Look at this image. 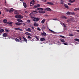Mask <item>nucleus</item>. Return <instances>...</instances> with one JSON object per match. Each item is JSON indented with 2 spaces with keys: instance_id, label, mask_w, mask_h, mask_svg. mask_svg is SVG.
Here are the masks:
<instances>
[{
  "instance_id": "nucleus-23",
  "label": "nucleus",
  "mask_w": 79,
  "mask_h": 79,
  "mask_svg": "<svg viewBox=\"0 0 79 79\" xmlns=\"http://www.w3.org/2000/svg\"><path fill=\"white\" fill-rule=\"evenodd\" d=\"M39 25V24H38V23H37L36 22H35L34 23V26H38Z\"/></svg>"
},
{
  "instance_id": "nucleus-45",
  "label": "nucleus",
  "mask_w": 79,
  "mask_h": 79,
  "mask_svg": "<svg viewBox=\"0 0 79 79\" xmlns=\"http://www.w3.org/2000/svg\"><path fill=\"white\" fill-rule=\"evenodd\" d=\"M42 2H47V0H42Z\"/></svg>"
},
{
  "instance_id": "nucleus-3",
  "label": "nucleus",
  "mask_w": 79,
  "mask_h": 79,
  "mask_svg": "<svg viewBox=\"0 0 79 79\" xmlns=\"http://www.w3.org/2000/svg\"><path fill=\"white\" fill-rule=\"evenodd\" d=\"M35 15H34V14L33 13H31L30 14V18H31V19H33L34 18V16Z\"/></svg>"
},
{
  "instance_id": "nucleus-50",
  "label": "nucleus",
  "mask_w": 79,
  "mask_h": 79,
  "mask_svg": "<svg viewBox=\"0 0 79 79\" xmlns=\"http://www.w3.org/2000/svg\"><path fill=\"white\" fill-rule=\"evenodd\" d=\"M6 10L7 12H8V11H9V10H8V9H6Z\"/></svg>"
},
{
  "instance_id": "nucleus-11",
  "label": "nucleus",
  "mask_w": 79,
  "mask_h": 79,
  "mask_svg": "<svg viewBox=\"0 0 79 79\" xmlns=\"http://www.w3.org/2000/svg\"><path fill=\"white\" fill-rule=\"evenodd\" d=\"M73 21V19H68L67 21L68 23H70V22H71V21Z\"/></svg>"
},
{
  "instance_id": "nucleus-47",
  "label": "nucleus",
  "mask_w": 79,
  "mask_h": 79,
  "mask_svg": "<svg viewBox=\"0 0 79 79\" xmlns=\"http://www.w3.org/2000/svg\"><path fill=\"white\" fill-rule=\"evenodd\" d=\"M63 25H64V27H66V25H65V24L64 23H63Z\"/></svg>"
},
{
  "instance_id": "nucleus-54",
  "label": "nucleus",
  "mask_w": 79,
  "mask_h": 79,
  "mask_svg": "<svg viewBox=\"0 0 79 79\" xmlns=\"http://www.w3.org/2000/svg\"><path fill=\"white\" fill-rule=\"evenodd\" d=\"M63 3H64L63 2H60V4H61L62 5H63Z\"/></svg>"
},
{
  "instance_id": "nucleus-7",
  "label": "nucleus",
  "mask_w": 79,
  "mask_h": 79,
  "mask_svg": "<svg viewBox=\"0 0 79 79\" xmlns=\"http://www.w3.org/2000/svg\"><path fill=\"white\" fill-rule=\"evenodd\" d=\"M15 24L17 26H21L23 24V23H21L19 22H16L15 23Z\"/></svg>"
},
{
  "instance_id": "nucleus-20",
  "label": "nucleus",
  "mask_w": 79,
  "mask_h": 79,
  "mask_svg": "<svg viewBox=\"0 0 79 79\" xmlns=\"http://www.w3.org/2000/svg\"><path fill=\"white\" fill-rule=\"evenodd\" d=\"M75 0H69V2L70 3H74L75 2Z\"/></svg>"
},
{
  "instance_id": "nucleus-29",
  "label": "nucleus",
  "mask_w": 79,
  "mask_h": 79,
  "mask_svg": "<svg viewBox=\"0 0 79 79\" xmlns=\"http://www.w3.org/2000/svg\"><path fill=\"white\" fill-rule=\"evenodd\" d=\"M7 24H13V22H7Z\"/></svg>"
},
{
  "instance_id": "nucleus-53",
  "label": "nucleus",
  "mask_w": 79,
  "mask_h": 79,
  "mask_svg": "<svg viewBox=\"0 0 79 79\" xmlns=\"http://www.w3.org/2000/svg\"><path fill=\"white\" fill-rule=\"evenodd\" d=\"M68 5H71V3H68Z\"/></svg>"
},
{
  "instance_id": "nucleus-32",
  "label": "nucleus",
  "mask_w": 79,
  "mask_h": 79,
  "mask_svg": "<svg viewBox=\"0 0 79 79\" xmlns=\"http://www.w3.org/2000/svg\"><path fill=\"white\" fill-rule=\"evenodd\" d=\"M37 10H44V9L42 8H37Z\"/></svg>"
},
{
  "instance_id": "nucleus-12",
  "label": "nucleus",
  "mask_w": 79,
  "mask_h": 79,
  "mask_svg": "<svg viewBox=\"0 0 79 79\" xmlns=\"http://www.w3.org/2000/svg\"><path fill=\"white\" fill-rule=\"evenodd\" d=\"M2 36L4 37H6V36H7V34L6 33H4L2 34Z\"/></svg>"
},
{
  "instance_id": "nucleus-27",
  "label": "nucleus",
  "mask_w": 79,
  "mask_h": 79,
  "mask_svg": "<svg viewBox=\"0 0 79 79\" xmlns=\"http://www.w3.org/2000/svg\"><path fill=\"white\" fill-rule=\"evenodd\" d=\"M38 13V12L37 11H35V10H33L32 11V13H33V14H36L37 13Z\"/></svg>"
},
{
  "instance_id": "nucleus-28",
  "label": "nucleus",
  "mask_w": 79,
  "mask_h": 79,
  "mask_svg": "<svg viewBox=\"0 0 79 79\" xmlns=\"http://www.w3.org/2000/svg\"><path fill=\"white\" fill-rule=\"evenodd\" d=\"M66 15H71V12L68 11L67 13H66Z\"/></svg>"
},
{
  "instance_id": "nucleus-10",
  "label": "nucleus",
  "mask_w": 79,
  "mask_h": 79,
  "mask_svg": "<svg viewBox=\"0 0 79 79\" xmlns=\"http://www.w3.org/2000/svg\"><path fill=\"white\" fill-rule=\"evenodd\" d=\"M26 31H27L28 32H32L31 31V28H28L27 29H26Z\"/></svg>"
},
{
  "instance_id": "nucleus-62",
  "label": "nucleus",
  "mask_w": 79,
  "mask_h": 79,
  "mask_svg": "<svg viewBox=\"0 0 79 79\" xmlns=\"http://www.w3.org/2000/svg\"><path fill=\"white\" fill-rule=\"evenodd\" d=\"M1 14V12L0 11V15Z\"/></svg>"
},
{
  "instance_id": "nucleus-13",
  "label": "nucleus",
  "mask_w": 79,
  "mask_h": 79,
  "mask_svg": "<svg viewBox=\"0 0 79 79\" xmlns=\"http://www.w3.org/2000/svg\"><path fill=\"white\" fill-rule=\"evenodd\" d=\"M46 4H47V5H54L53 3L50 2H47Z\"/></svg>"
},
{
  "instance_id": "nucleus-48",
  "label": "nucleus",
  "mask_w": 79,
  "mask_h": 79,
  "mask_svg": "<svg viewBox=\"0 0 79 79\" xmlns=\"http://www.w3.org/2000/svg\"><path fill=\"white\" fill-rule=\"evenodd\" d=\"M27 23H30V22H31V21H30V20H28L27 21Z\"/></svg>"
},
{
  "instance_id": "nucleus-37",
  "label": "nucleus",
  "mask_w": 79,
  "mask_h": 79,
  "mask_svg": "<svg viewBox=\"0 0 79 79\" xmlns=\"http://www.w3.org/2000/svg\"><path fill=\"white\" fill-rule=\"evenodd\" d=\"M60 37L63 38V39H66V37H65L64 36L60 35Z\"/></svg>"
},
{
  "instance_id": "nucleus-4",
  "label": "nucleus",
  "mask_w": 79,
  "mask_h": 79,
  "mask_svg": "<svg viewBox=\"0 0 79 79\" xmlns=\"http://www.w3.org/2000/svg\"><path fill=\"white\" fill-rule=\"evenodd\" d=\"M34 3H35L34 0L31 1L30 3V6H32V5H34Z\"/></svg>"
},
{
  "instance_id": "nucleus-26",
  "label": "nucleus",
  "mask_w": 79,
  "mask_h": 79,
  "mask_svg": "<svg viewBox=\"0 0 79 79\" xmlns=\"http://www.w3.org/2000/svg\"><path fill=\"white\" fill-rule=\"evenodd\" d=\"M40 6V4H37V5L36 6H35L34 7L35 8H38V7H39V6Z\"/></svg>"
},
{
  "instance_id": "nucleus-36",
  "label": "nucleus",
  "mask_w": 79,
  "mask_h": 79,
  "mask_svg": "<svg viewBox=\"0 0 79 79\" xmlns=\"http://www.w3.org/2000/svg\"><path fill=\"white\" fill-rule=\"evenodd\" d=\"M60 40L62 42H63V43L64 42V39H61Z\"/></svg>"
},
{
  "instance_id": "nucleus-6",
  "label": "nucleus",
  "mask_w": 79,
  "mask_h": 79,
  "mask_svg": "<svg viewBox=\"0 0 79 79\" xmlns=\"http://www.w3.org/2000/svg\"><path fill=\"white\" fill-rule=\"evenodd\" d=\"M41 35L42 36H43V37H45V36L47 35V34H46L45 32L43 31V33H41Z\"/></svg>"
},
{
  "instance_id": "nucleus-35",
  "label": "nucleus",
  "mask_w": 79,
  "mask_h": 79,
  "mask_svg": "<svg viewBox=\"0 0 79 79\" xmlns=\"http://www.w3.org/2000/svg\"><path fill=\"white\" fill-rule=\"evenodd\" d=\"M16 42H19V39H18L17 38H15V39Z\"/></svg>"
},
{
  "instance_id": "nucleus-1",
  "label": "nucleus",
  "mask_w": 79,
  "mask_h": 79,
  "mask_svg": "<svg viewBox=\"0 0 79 79\" xmlns=\"http://www.w3.org/2000/svg\"><path fill=\"white\" fill-rule=\"evenodd\" d=\"M39 18L38 17H35L32 19L33 21H34V22H37L38 21H39Z\"/></svg>"
},
{
  "instance_id": "nucleus-9",
  "label": "nucleus",
  "mask_w": 79,
  "mask_h": 79,
  "mask_svg": "<svg viewBox=\"0 0 79 79\" xmlns=\"http://www.w3.org/2000/svg\"><path fill=\"white\" fill-rule=\"evenodd\" d=\"M41 29L42 31H44V30L45 29V26H44V25L42 26L41 28Z\"/></svg>"
},
{
  "instance_id": "nucleus-5",
  "label": "nucleus",
  "mask_w": 79,
  "mask_h": 79,
  "mask_svg": "<svg viewBox=\"0 0 79 79\" xmlns=\"http://www.w3.org/2000/svg\"><path fill=\"white\" fill-rule=\"evenodd\" d=\"M45 10L48 11H52V9L49 7L45 8Z\"/></svg>"
},
{
  "instance_id": "nucleus-8",
  "label": "nucleus",
  "mask_w": 79,
  "mask_h": 79,
  "mask_svg": "<svg viewBox=\"0 0 79 79\" xmlns=\"http://www.w3.org/2000/svg\"><path fill=\"white\" fill-rule=\"evenodd\" d=\"M14 29L15 30H18V31H22V32H23V30L19 28H14Z\"/></svg>"
},
{
  "instance_id": "nucleus-31",
  "label": "nucleus",
  "mask_w": 79,
  "mask_h": 79,
  "mask_svg": "<svg viewBox=\"0 0 79 79\" xmlns=\"http://www.w3.org/2000/svg\"><path fill=\"white\" fill-rule=\"evenodd\" d=\"M74 11H77V10H79V7L76 8L74 9Z\"/></svg>"
},
{
  "instance_id": "nucleus-41",
  "label": "nucleus",
  "mask_w": 79,
  "mask_h": 79,
  "mask_svg": "<svg viewBox=\"0 0 79 79\" xmlns=\"http://www.w3.org/2000/svg\"><path fill=\"white\" fill-rule=\"evenodd\" d=\"M71 14L72 15H76V13H75L74 12H73Z\"/></svg>"
},
{
  "instance_id": "nucleus-49",
  "label": "nucleus",
  "mask_w": 79,
  "mask_h": 79,
  "mask_svg": "<svg viewBox=\"0 0 79 79\" xmlns=\"http://www.w3.org/2000/svg\"><path fill=\"white\" fill-rule=\"evenodd\" d=\"M31 29H32L34 30V27L31 26Z\"/></svg>"
},
{
  "instance_id": "nucleus-2",
  "label": "nucleus",
  "mask_w": 79,
  "mask_h": 79,
  "mask_svg": "<svg viewBox=\"0 0 79 79\" xmlns=\"http://www.w3.org/2000/svg\"><path fill=\"white\" fill-rule=\"evenodd\" d=\"M15 17L17 19H23V17L20 15H16L15 16Z\"/></svg>"
},
{
  "instance_id": "nucleus-58",
  "label": "nucleus",
  "mask_w": 79,
  "mask_h": 79,
  "mask_svg": "<svg viewBox=\"0 0 79 79\" xmlns=\"http://www.w3.org/2000/svg\"><path fill=\"white\" fill-rule=\"evenodd\" d=\"M20 1H21V2H23L24 1L23 0H20Z\"/></svg>"
},
{
  "instance_id": "nucleus-14",
  "label": "nucleus",
  "mask_w": 79,
  "mask_h": 79,
  "mask_svg": "<svg viewBox=\"0 0 79 79\" xmlns=\"http://www.w3.org/2000/svg\"><path fill=\"white\" fill-rule=\"evenodd\" d=\"M14 10H14V9L11 8L9 10V13H11V12H13V11H14Z\"/></svg>"
},
{
  "instance_id": "nucleus-52",
  "label": "nucleus",
  "mask_w": 79,
  "mask_h": 79,
  "mask_svg": "<svg viewBox=\"0 0 79 79\" xmlns=\"http://www.w3.org/2000/svg\"><path fill=\"white\" fill-rule=\"evenodd\" d=\"M69 35V36H73V35L71 34H70Z\"/></svg>"
},
{
  "instance_id": "nucleus-44",
  "label": "nucleus",
  "mask_w": 79,
  "mask_h": 79,
  "mask_svg": "<svg viewBox=\"0 0 79 79\" xmlns=\"http://www.w3.org/2000/svg\"><path fill=\"white\" fill-rule=\"evenodd\" d=\"M5 31H6V32H9V30H7L6 29L5 30Z\"/></svg>"
},
{
  "instance_id": "nucleus-21",
  "label": "nucleus",
  "mask_w": 79,
  "mask_h": 79,
  "mask_svg": "<svg viewBox=\"0 0 79 79\" xmlns=\"http://www.w3.org/2000/svg\"><path fill=\"white\" fill-rule=\"evenodd\" d=\"M17 21H18V22H20V23H23V20L20 19H17Z\"/></svg>"
},
{
  "instance_id": "nucleus-24",
  "label": "nucleus",
  "mask_w": 79,
  "mask_h": 79,
  "mask_svg": "<svg viewBox=\"0 0 79 79\" xmlns=\"http://www.w3.org/2000/svg\"><path fill=\"white\" fill-rule=\"evenodd\" d=\"M19 40H21V43H23V42L24 41V40H22V38H21V37H19Z\"/></svg>"
},
{
  "instance_id": "nucleus-57",
  "label": "nucleus",
  "mask_w": 79,
  "mask_h": 79,
  "mask_svg": "<svg viewBox=\"0 0 79 79\" xmlns=\"http://www.w3.org/2000/svg\"><path fill=\"white\" fill-rule=\"evenodd\" d=\"M77 32H79V30H77Z\"/></svg>"
},
{
  "instance_id": "nucleus-16",
  "label": "nucleus",
  "mask_w": 79,
  "mask_h": 79,
  "mask_svg": "<svg viewBox=\"0 0 79 79\" xmlns=\"http://www.w3.org/2000/svg\"><path fill=\"white\" fill-rule=\"evenodd\" d=\"M4 32V29H1L0 30V34H2V32Z\"/></svg>"
},
{
  "instance_id": "nucleus-46",
  "label": "nucleus",
  "mask_w": 79,
  "mask_h": 79,
  "mask_svg": "<svg viewBox=\"0 0 79 79\" xmlns=\"http://www.w3.org/2000/svg\"><path fill=\"white\" fill-rule=\"evenodd\" d=\"M64 45H68V44H67V43H64Z\"/></svg>"
},
{
  "instance_id": "nucleus-25",
  "label": "nucleus",
  "mask_w": 79,
  "mask_h": 79,
  "mask_svg": "<svg viewBox=\"0 0 79 79\" xmlns=\"http://www.w3.org/2000/svg\"><path fill=\"white\" fill-rule=\"evenodd\" d=\"M45 39L44 38H41L40 39V40L41 41H45Z\"/></svg>"
},
{
  "instance_id": "nucleus-33",
  "label": "nucleus",
  "mask_w": 79,
  "mask_h": 79,
  "mask_svg": "<svg viewBox=\"0 0 79 79\" xmlns=\"http://www.w3.org/2000/svg\"><path fill=\"white\" fill-rule=\"evenodd\" d=\"M18 14V11H17V10L15 11V15H17Z\"/></svg>"
},
{
  "instance_id": "nucleus-61",
  "label": "nucleus",
  "mask_w": 79,
  "mask_h": 79,
  "mask_svg": "<svg viewBox=\"0 0 79 79\" xmlns=\"http://www.w3.org/2000/svg\"><path fill=\"white\" fill-rule=\"evenodd\" d=\"M61 2H63V0H60Z\"/></svg>"
},
{
  "instance_id": "nucleus-43",
  "label": "nucleus",
  "mask_w": 79,
  "mask_h": 79,
  "mask_svg": "<svg viewBox=\"0 0 79 79\" xmlns=\"http://www.w3.org/2000/svg\"><path fill=\"white\" fill-rule=\"evenodd\" d=\"M49 31H50V32H53V33H54V31L52 30H51V29H49Z\"/></svg>"
},
{
  "instance_id": "nucleus-42",
  "label": "nucleus",
  "mask_w": 79,
  "mask_h": 79,
  "mask_svg": "<svg viewBox=\"0 0 79 79\" xmlns=\"http://www.w3.org/2000/svg\"><path fill=\"white\" fill-rule=\"evenodd\" d=\"M37 29L38 30V31H41V29L39 28V27H37Z\"/></svg>"
},
{
  "instance_id": "nucleus-34",
  "label": "nucleus",
  "mask_w": 79,
  "mask_h": 79,
  "mask_svg": "<svg viewBox=\"0 0 79 79\" xmlns=\"http://www.w3.org/2000/svg\"><path fill=\"white\" fill-rule=\"evenodd\" d=\"M44 23H45V19H44L43 20H42L41 23L42 24H44Z\"/></svg>"
},
{
  "instance_id": "nucleus-19",
  "label": "nucleus",
  "mask_w": 79,
  "mask_h": 79,
  "mask_svg": "<svg viewBox=\"0 0 79 79\" xmlns=\"http://www.w3.org/2000/svg\"><path fill=\"white\" fill-rule=\"evenodd\" d=\"M25 34L26 35H30V36H31V34L30 33H29V32H26L25 33Z\"/></svg>"
},
{
  "instance_id": "nucleus-17",
  "label": "nucleus",
  "mask_w": 79,
  "mask_h": 79,
  "mask_svg": "<svg viewBox=\"0 0 79 79\" xmlns=\"http://www.w3.org/2000/svg\"><path fill=\"white\" fill-rule=\"evenodd\" d=\"M23 6L25 8L27 7V4L25 2L23 3Z\"/></svg>"
},
{
  "instance_id": "nucleus-55",
  "label": "nucleus",
  "mask_w": 79,
  "mask_h": 79,
  "mask_svg": "<svg viewBox=\"0 0 79 79\" xmlns=\"http://www.w3.org/2000/svg\"><path fill=\"white\" fill-rule=\"evenodd\" d=\"M25 13H28V12H27V11H25Z\"/></svg>"
},
{
  "instance_id": "nucleus-40",
  "label": "nucleus",
  "mask_w": 79,
  "mask_h": 79,
  "mask_svg": "<svg viewBox=\"0 0 79 79\" xmlns=\"http://www.w3.org/2000/svg\"><path fill=\"white\" fill-rule=\"evenodd\" d=\"M45 13V12L44 11H41L40 12V13Z\"/></svg>"
},
{
  "instance_id": "nucleus-39",
  "label": "nucleus",
  "mask_w": 79,
  "mask_h": 79,
  "mask_svg": "<svg viewBox=\"0 0 79 79\" xmlns=\"http://www.w3.org/2000/svg\"><path fill=\"white\" fill-rule=\"evenodd\" d=\"M35 38L36 39V40H39V38L37 37V36H35Z\"/></svg>"
},
{
  "instance_id": "nucleus-56",
  "label": "nucleus",
  "mask_w": 79,
  "mask_h": 79,
  "mask_svg": "<svg viewBox=\"0 0 79 79\" xmlns=\"http://www.w3.org/2000/svg\"><path fill=\"white\" fill-rule=\"evenodd\" d=\"M10 26H11V27H12L13 26V25H12L11 24H10Z\"/></svg>"
},
{
  "instance_id": "nucleus-59",
  "label": "nucleus",
  "mask_w": 79,
  "mask_h": 79,
  "mask_svg": "<svg viewBox=\"0 0 79 79\" xmlns=\"http://www.w3.org/2000/svg\"><path fill=\"white\" fill-rule=\"evenodd\" d=\"M53 20H57V19H53Z\"/></svg>"
},
{
  "instance_id": "nucleus-18",
  "label": "nucleus",
  "mask_w": 79,
  "mask_h": 79,
  "mask_svg": "<svg viewBox=\"0 0 79 79\" xmlns=\"http://www.w3.org/2000/svg\"><path fill=\"white\" fill-rule=\"evenodd\" d=\"M61 18H62V19H68V18L66 17V16H62L61 17Z\"/></svg>"
},
{
  "instance_id": "nucleus-30",
  "label": "nucleus",
  "mask_w": 79,
  "mask_h": 79,
  "mask_svg": "<svg viewBox=\"0 0 79 79\" xmlns=\"http://www.w3.org/2000/svg\"><path fill=\"white\" fill-rule=\"evenodd\" d=\"M3 22H4V23H6V22H7V20L6 19L3 20Z\"/></svg>"
},
{
  "instance_id": "nucleus-22",
  "label": "nucleus",
  "mask_w": 79,
  "mask_h": 79,
  "mask_svg": "<svg viewBox=\"0 0 79 79\" xmlns=\"http://www.w3.org/2000/svg\"><path fill=\"white\" fill-rule=\"evenodd\" d=\"M64 6H65V8H67V9H68V8H69L68 6V5H67L66 4H64Z\"/></svg>"
},
{
  "instance_id": "nucleus-15",
  "label": "nucleus",
  "mask_w": 79,
  "mask_h": 79,
  "mask_svg": "<svg viewBox=\"0 0 79 79\" xmlns=\"http://www.w3.org/2000/svg\"><path fill=\"white\" fill-rule=\"evenodd\" d=\"M22 37L23 39L24 40V41L25 42H26V43H27V39H26V38H25V37H24V36H23Z\"/></svg>"
},
{
  "instance_id": "nucleus-38",
  "label": "nucleus",
  "mask_w": 79,
  "mask_h": 79,
  "mask_svg": "<svg viewBox=\"0 0 79 79\" xmlns=\"http://www.w3.org/2000/svg\"><path fill=\"white\" fill-rule=\"evenodd\" d=\"M74 40H75V41H77V42H79V39H75Z\"/></svg>"
},
{
  "instance_id": "nucleus-60",
  "label": "nucleus",
  "mask_w": 79,
  "mask_h": 79,
  "mask_svg": "<svg viewBox=\"0 0 79 79\" xmlns=\"http://www.w3.org/2000/svg\"><path fill=\"white\" fill-rule=\"evenodd\" d=\"M23 25H26V23H23Z\"/></svg>"
},
{
  "instance_id": "nucleus-63",
  "label": "nucleus",
  "mask_w": 79,
  "mask_h": 79,
  "mask_svg": "<svg viewBox=\"0 0 79 79\" xmlns=\"http://www.w3.org/2000/svg\"><path fill=\"white\" fill-rule=\"evenodd\" d=\"M0 29H1V28H0Z\"/></svg>"
},
{
  "instance_id": "nucleus-51",
  "label": "nucleus",
  "mask_w": 79,
  "mask_h": 79,
  "mask_svg": "<svg viewBox=\"0 0 79 79\" xmlns=\"http://www.w3.org/2000/svg\"><path fill=\"white\" fill-rule=\"evenodd\" d=\"M28 39H31V36H28Z\"/></svg>"
}]
</instances>
